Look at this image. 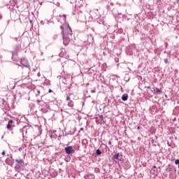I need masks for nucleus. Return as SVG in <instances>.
<instances>
[{
  "label": "nucleus",
  "instance_id": "nucleus-2",
  "mask_svg": "<svg viewBox=\"0 0 179 179\" xmlns=\"http://www.w3.org/2000/svg\"><path fill=\"white\" fill-rule=\"evenodd\" d=\"M15 162H17L15 166V170H22L23 169V166H24V161L21 158H17L15 159Z\"/></svg>",
  "mask_w": 179,
  "mask_h": 179
},
{
  "label": "nucleus",
  "instance_id": "nucleus-28",
  "mask_svg": "<svg viewBox=\"0 0 179 179\" xmlns=\"http://www.w3.org/2000/svg\"><path fill=\"white\" fill-rule=\"evenodd\" d=\"M0 19H2V15L0 14Z\"/></svg>",
  "mask_w": 179,
  "mask_h": 179
},
{
  "label": "nucleus",
  "instance_id": "nucleus-26",
  "mask_svg": "<svg viewBox=\"0 0 179 179\" xmlns=\"http://www.w3.org/2000/svg\"><path fill=\"white\" fill-rule=\"evenodd\" d=\"M137 129H141V127L138 126V127H137Z\"/></svg>",
  "mask_w": 179,
  "mask_h": 179
},
{
  "label": "nucleus",
  "instance_id": "nucleus-9",
  "mask_svg": "<svg viewBox=\"0 0 179 179\" xmlns=\"http://www.w3.org/2000/svg\"><path fill=\"white\" fill-rule=\"evenodd\" d=\"M12 124H13V120H10L8 121V123L7 124V129H10L12 127Z\"/></svg>",
  "mask_w": 179,
  "mask_h": 179
},
{
  "label": "nucleus",
  "instance_id": "nucleus-7",
  "mask_svg": "<svg viewBox=\"0 0 179 179\" xmlns=\"http://www.w3.org/2000/svg\"><path fill=\"white\" fill-rule=\"evenodd\" d=\"M113 159H115L116 160H122V155H120V153L115 154L113 155Z\"/></svg>",
  "mask_w": 179,
  "mask_h": 179
},
{
  "label": "nucleus",
  "instance_id": "nucleus-14",
  "mask_svg": "<svg viewBox=\"0 0 179 179\" xmlns=\"http://www.w3.org/2000/svg\"><path fill=\"white\" fill-rule=\"evenodd\" d=\"M12 59H13V58H15V57H16L17 55V50H15V52H13L12 53Z\"/></svg>",
  "mask_w": 179,
  "mask_h": 179
},
{
  "label": "nucleus",
  "instance_id": "nucleus-21",
  "mask_svg": "<svg viewBox=\"0 0 179 179\" xmlns=\"http://www.w3.org/2000/svg\"><path fill=\"white\" fill-rule=\"evenodd\" d=\"M164 62H165V64H167V62H169V60L167 59H165Z\"/></svg>",
  "mask_w": 179,
  "mask_h": 179
},
{
  "label": "nucleus",
  "instance_id": "nucleus-33",
  "mask_svg": "<svg viewBox=\"0 0 179 179\" xmlns=\"http://www.w3.org/2000/svg\"><path fill=\"white\" fill-rule=\"evenodd\" d=\"M38 93L40 94V91H38Z\"/></svg>",
  "mask_w": 179,
  "mask_h": 179
},
{
  "label": "nucleus",
  "instance_id": "nucleus-18",
  "mask_svg": "<svg viewBox=\"0 0 179 179\" xmlns=\"http://www.w3.org/2000/svg\"><path fill=\"white\" fill-rule=\"evenodd\" d=\"M175 164L179 165V159H176Z\"/></svg>",
  "mask_w": 179,
  "mask_h": 179
},
{
  "label": "nucleus",
  "instance_id": "nucleus-11",
  "mask_svg": "<svg viewBox=\"0 0 179 179\" xmlns=\"http://www.w3.org/2000/svg\"><path fill=\"white\" fill-rule=\"evenodd\" d=\"M68 106L69 107H71V108L73 107L74 106L73 101H69L68 103Z\"/></svg>",
  "mask_w": 179,
  "mask_h": 179
},
{
  "label": "nucleus",
  "instance_id": "nucleus-13",
  "mask_svg": "<svg viewBox=\"0 0 179 179\" xmlns=\"http://www.w3.org/2000/svg\"><path fill=\"white\" fill-rule=\"evenodd\" d=\"M83 145H85V148H87V139L83 140Z\"/></svg>",
  "mask_w": 179,
  "mask_h": 179
},
{
  "label": "nucleus",
  "instance_id": "nucleus-8",
  "mask_svg": "<svg viewBox=\"0 0 179 179\" xmlns=\"http://www.w3.org/2000/svg\"><path fill=\"white\" fill-rule=\"evenodd\" d=\"M122 100L123 101H127V100H128V94H124L122 96Z\"/></svg>",
  "mask_w": 179,
  "mask_h": 179
},
{
  "label": "nucleus",
  "instance_id": "nucleus-17",
  "mask_svg": "<svg viewBox=\"0 0 179 179\" xmlns=\"http://www.w3.org/2000/svg\"><path fill=\"white\" fill-rule=\"evenodd\" d=\"M62 17H63V20H64V22H66V15H62Z\"/></svg>",
  "mask_w": 179,
  "mask_h": 179
},
{
  "label": "nucleus",
  "instance_id": "nucleus-5",
  "mask_svg": "<svg viewBox=\"0 0 179 179\" xmlns=\"http://www.w3.org/2000/svg\"><path fill=\"white\" fill-rule=\"evenodd\" d=\"M6 163L8 164V166H13V159H12V157H8L6 159Z\"/></svg>",
  "mask_w": 179,
  "mask_h": 179
},
{
  "label": "nucleus",
  "instance_id": "nucleus-15",
  "mask_svg": "<svg viewBox=\"0 0 179 179\" xmlns=\"http://www.w3.org/2000/svg\"><path fill=\"white\" fill-rule=\"evenodd\" d=\"M96 156H100V155H101V151L100 150V149H97L96 150Z\"/></svg>",
  "mask_w": 179,
  "mask_h": 179
},
{
  "label": "nucleus",
  "instance_id": "nucleus-16",
  "mask_svg": "<svg viewBox=\"0 0 179 179\" xmlns=\"http://www.w3.org/2000/svg\"><path fill=\"white\" fill-rule=\"evenodd\" d=\"M63 83H64V85H69V83H68L66 78H64Z\"/></svg>",
  "mask_w": 179,
  "mask_h": 179
},
{
  "label": "nucleus",
  "instance_id": "nucleus-4",
  "mask_svg": "<svg viewBox=\"0 0 179 179\" xmlns=\"http://www.w3.org/2000/svg\"><path fill=\"white\" fill-rule=\"evenodd\" d=\"M64 150L66 155H72V153H75V150H73L72 146L66 147Z\"/></svg>",
  "mask_w": 179,
  "mask_h": 179
},
{
  "label": "nucleus",
  "instance_id": "nucleus-31",
  "mask_svg": "<svg viewBox=\"0 0 179 179\" xmlns=\"http://www.w3.org/2000/svg\"><path fill=\"white\" fill-rule=\"evenodd\" d=\"M169 171H171V168L169 169Z\"/></svg>",
  "mask_w": 179,
  "mask_h": 179
},
{
  "label": "nucleus",
  "instance_id": "nucleus-27",
  "mask_svg": "<svg viewBox=\"0 0 179 179\" xmlns=\"http://www.w3.org/2000/svg\"><path fill=\"white\" fill-rule=\"evenodd\" d=\"M80 131H83V128H80Z\"/></svg>",
  "mask_w": 179,
  "mask_h": 179
},
{
  "label": "nucleus",
  "instance_id": "nucleus-19",
  "mask_svg": "<svg viewBox=\"0 0 179 179\" xmlns=\"http://www.w3.org/2000/svg\"><path fill=\"white\" fill-rule=\"evenodd\" d=\"M99 118L101 120V121H103V120H104V117L103 115H100Z\"/></svg>",
  "mask_w": 179,
  "mask_h": 179
},
{
  "label": "nucleus",
  "instance_id": "nucleus-30",
  "mask_svg": "<svg viewBox=\"0 0 179 179\" xmlns=\"http://www.w3.org/2000/svg\"><path fill=\"white\" fill-rule=\"evenodd\" d=\"M67 87H68V89H71V87H69V86H67Z\"/></svg>",
  "mask_w": 179,
  "mask_h": 179
},
{
  "label": "nucleus",
  "instance_id": "nucleus-10",
  "mask_svg": "<svg viewBox=\"0 0 179 179\" xmlns=\"http://www.w3.org/2000/svg\"><path fill=\"white\" fill-rule=\"evenodd\" d=\"M71 94H71V93L66 94V100L67 101H71Z\"/></svg>",
  "mask_w": 179,
  "mask_h": 179
},
{
  "label": "nucleus",
  "instance_id": "nucleus-3",
  "mask_svg": "<svg viewBox=\"0 0 179 179\" xmlns=\"http://www.w3.org/2000/svg\"><path fill=\"white\" fill-rule=\"evenodd\" d=\"M20 62L22 66H24V68H28L30 71V64H29V61L27 59H22Z\"/></svg>",
  "mask_w": 179,
  "mask_h": 179
},
{
  "label": "nucleus",
  "instance_id": "nucleus-6",
  "mask_svg": "<svg viewBox=\"0 0 179 179\" xmlns=\"http://www.w3.org/2000/svg\"><path fill=\"white\" fill-rule=\"evenodd\" d=\"M151 92L154 93V94H156L157 93H162V90L157 88V87H153L151 89Z\"/></svg>",
  "mask_w": 179,
  "mask_h": 179
},
{
  "label": "nucleus",
  "instance_id": "nucleus-24",
  "mask_svg": "<svg viewBox=\"0 0 179 179\" xmlns=\"http://www.w3.org/2000/svg\"><path fill=\"white\" fill-rule=\"evenodd\" d=\"M175 121H177V118L176 117L173 120V122H175Z\"/></svg>",
  "mask_w": 179,
  "mask_h": 179
},
{
  "label": "nucleus",
  "instance_id": "nucleus-12",
  "mask_svg": "<svg viewBox=\"0 0 179 179\" xmlns=\"http://www.w3.org/2000/svg\"><path fill=\"white\" fill-rule=\"evenodd\" d=\"M88 179H95L94 175L92 174V173H89L87 175Z\"/></svg>",
  "mask_w": 179,
  "mask_h": 179
},
{
  "label": "nucleus",
  "instance_id": "nucleus-29",
  "mask_svg": "<svg viewBox=\"0 0 179 179\" xmlns=\"http://www.w3.org/2000/svg\"><path fill=\"white\" fill-rule=\"evenodd\" d=\"M29 22H30L31 24L33 23V21H32V20H30Z\"/></svg>",
  "mask_w": 179,
  "mask_h": 179
},
{
  "label": "nucleus",
  "instance_id": "nucleus-22",
  "mask_svg": "<svg viewBox=\"0 0 179 179\" xmlns=\"http://www.w3.org/2000/svg\"><path fill=\"white\" fill-rule=\"evenodd\" d=\"M5 151H3L2 152H1V155H3V156H5Z\"/></svg>",
  "mask_w": 179,
  "mask_h": 179
},
{
  "label": "nucleus",
  "instance_id": "nucleus-25",
  "mask_svg": "<svg viewBox=\"0 0 179 179\" xmlns=\"http://www.w3.org/2000/svg\"><path fill=\"white\" fill-rule=\"evenodd\" d=\"M108 145H112L111 141H108Z\"/></svg>",
  "mask_w": 179,
  "mask_h": 179
},
{
  "label": "nucleus",
  "instance_id": "nucleus-23",
  "mask_svg": "<svg viewBox=\"0 0 179 179\" xmlns=\"http://www.w3.org/2000/svg\"><path fill=\"white\" fill-rule=\"evenodd\" d=\"M52 90H51V89H49V91H48V92H49V93H52Z\"/></svg>",
  "mask_w": 179,
  "mask_h": 179
},
{
  "label": "nucleus",
  "instance_id": "nucleus-1",
  "mask_svg": "<svg viewBox=\"0 0 179 179\" xmlns=\"http://www.w3.org/2000/svg\"><path fill=\"white\" fill-rule=\"evenodd\" d=\"M62 33L63 34V44L68 45L71 41V37L72 36V29L69 27V24H64L60 27Z\"/></svg>",
  "mask_w": 179,
  "mask_h": 179
},
{
  "label": "nucleus",
  "instance_id": "nucleus-20",
  "mask_svg": "<svg viewBox=\"0 0 179 179\" xmlns=\"http://www.w3.org/2000/svg\"><path fill=\"white\" fill-rule=\"evenodd\" d=\"M91 93H96V90H92Z\"/></svg>",
  "mask_w": 179,
  "mask_h": 179
},
{
  "label": "nucleus",
  "instance_id": "nucleus-32",
  "mask_svg": "<svg viewBox=\"0 0 179 179\" xmlns=\"http://www.w3.org/2000/svg\"><path fill=\"white\" fill-rule=\"evenodd\" d=\"M148 87V89H150V87Z\"/></svg>",
  "mask_w": 179,
  "mask_h": 179
}]
</instances>
